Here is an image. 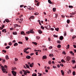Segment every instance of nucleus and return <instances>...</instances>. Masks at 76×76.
Returning a JSON list of instances; mask_svg holds the SVG:
<instances>
[{"instance_id": "338daca9", "label": "nucleus", "mask_w": 76, "mask_h": 76, "mask_svg": "<svg viewBox=\"0 0 76 76\" xmlns=\"http://www.w3.org/2000/svg\"><path fill=\"white\" fill-rule=\"evenodd\" d=\"M57 42L59 44H60V43L61 42H60V41H57Z\"/></svg>"}, {"instance_id": "7ed1b4c3", "label": "nucleus", "mask_w": 76, "mask_h": 76, "mask_svg": "<svg viewBox=\"0 0 76 76\" xmlns=\"http://www.w3.org/2000/svg\"><path fill=\"white\" fill-rule=\"evenodd\" d=\"M12 73L14 76H16V72L13 71H12Z\"/></svg>"}, {"instance_id": "f03ea898", "label": "nucleus", "mask_w": 76, "mask_h": 76, "mask_svg": "<svg viewBox=\"0 0 76 76\" xmlns=\"http://www.w3.org/2000/svg\"><path fill=\"white\" fill-rule=\"evenodd\" d=\"M26 34H29L30 33H31V34H34V31H33V30H31L26 32Z\"/></svg>"}, {"instance_id": "13d9d810", "label": "nucleus", "mask_w": 76, "mask_h": 76, "mask_svg": "<svg viewBox=\"0 0 76 76\" xmlns=\"http://www.w3.org/2000/svg\"><path fill=\"white\" fill-rule=\"evenodd\" d=\"M61 17L62 18H64V17H65V16L63 15H61Z\"/></svg>"}, {"instance_id": "e2e57ef3", "label": "nucleus", "mask_w": 76, "mask_h": 76, "mask_svg": "<svg viewBox=\"0 0 76 76\" xmlns=\"http://www.w3.org/2000/svg\"><path fill=\"white\" fill-rule=\"evenodd\" d=\"M2 60L3 61V62H4V63L5 62V59H2Z\"/></svg>"}, {"instance_id": "aec40b11", "label": "nucleus", "mask_w": 76, "mask_h": 76, "mask_svg": "<svg viewBox=\"0 0 76 76\" xmlns=\"http://www.w3.org/2000/svg\"><path fill=\"white\" fill-rule=\"evenodd\" d=\"M26 66L27 68H28V69H29V65H28L27 64H26Z\"/></svg>"}, {"instance_id": "20e7f679", "label": "nucleus", "mask_w": 76, "mask_h": 76, "mask_svg": "<svg viewBox=\"0 0 76 76\" xmlns=\"http://www.w3.org/2000/svg\"><path fill=\"white\" fill-rule=\"evenodd\" d=\"M66 58L68 61H70V57L68 56L66 57Z\"/></svg>"}, {"instance_id": "a211bd4d", "label": "nucleus", "mask_w": 76, "mask_h": 76, "mask_svg": "<svg viewBox=\"0 0 76 76\" xmlns=\"http://www.w3.org/2000/svg\"><path fill=\"white\" fill-rule=\"evenodd\" d=\"M12 34H13V35H17V32H13Z\"/></svg>"}, {"instance_id": "8fccbe9b", "label": "nucleus", "mask_w": 76, "mask_h": 76, "mask_svg": "<svg viewBox=\"0 0 76 76\" xmlns=\"http://www.w3.org/2000/svg\"><path fill=\"white\" fill-rule=\"evenodd\" d=\"M72 61L73 62V63H75L76 62V61L75 60H72Z\"/></svg>"}, {"instance_id": "a19ab883", "label": "nucleus", "mask_w": 76, "mask_h": 76, "mask_svg": "<svg viewBox=\"0 0 76 76\" xmlns=\"http://www.w3.org/2000/svg\"><path fill=\"white\" fill-rule=\"evenodd\" d=\"M26 72H27V73H30V72H29V71H28V70H26Z\"/></svg>"}, {"instance_id": "412c9836", "label": "nucleus", "mask_w": 76, "mask_h": 76, "mask_svg": "<svg viewBox=\"0 0 76 76\" xmlns=\"http://www.w3.org/2000/svg\"><path fill=\"white\" fill-rule=\"evenodd\" d=\"M5 58L6 59H7V60H8L9 58V56H8L7 55L6 56H5Z\"/></svg>"}, {"instance_id": "680f3d73", "label": "nucleus", "mask_w": 76, "mask_h": 76, "mask_svg": "<svg viewBox=\"0 0 76 76\" xmlns=\"http://www.w3.org/2000/svg\"><path fill=\"white\" fill-rule=\"evenodd\" d=\"M50 30H51V31H54V28H51L50 29Z\"/></svg>"}, {"instance_id": "e433bc0d", "label": "nucleus", "mask_w": 76, "mask_h": 76, "mask_svg": "<svg viewBox=\"0 0 76 76\" xmlns=\"http://www.w3.org/2000/svg\"><path fill=\"white\" fill-rule=\"evenodd\" d=\"M48 40L49 41H51V38H50V37H48Z\"/></svg>"}, {"instance_id": "9d476101", "label": "nucleus", "mask_w": 76, "mask_h": 76, "mask_svg": "<svg viewBox=\"0 0 76 76\" xmlns=\"http://www.w3.org/2000/svg\"><path fill=\"white\" fill-rule=\"evenodd\" d=\"M31 56H26V58H27L28 59H30L31 58Z\"/></svg>"}, {"instance_id": "dca6fc26", "label": "nucleus", "mask_w": 76, "mask_h": 76, "mask_svg": "<svg viewBox=\"0 0 76 76\" xmlns=\"http://www.w3.org/2000/svg\"><path fill=\"white\" fill-rule=\"evenodd\" d=\"M48 1L49 4H53V3L50 0H48Z\"/></svg>"}, {"instance_id": "c9c22d12", "label": "nucleus", "mask_w": 76, "mask_h": 76, "mask_svg": "<svg viewBox=\"0 0 76 76\" xmlns=\"http://www.w3.org/2000/svg\"><path fill=\"white\" fill-rule=\"evenodd\" d=\"M8 44L9 45H12V42H10Z\"/></svg>"}, {"instance_id": "4c0bfd02", "label": "nucleus", "mask_w": 76, "mask_h": 76, "mask_svg": "<svg viewBox=\"0 0 76 76\" xmlns=\"http://www.w3.org/2000/svg\"><path fill=\"white\" fill-rule=\"evenodd\" d=\"M27 50L26 49V48H25L24 49V53H25L26 51H27Z\"/></svg>"}, {"instance_id": "2f4dec72", "label": "nucleus", "mask_w": 76, "mask_h": 76, "mask_svg": "<svg viewBox=\"0 0 76 76\" xmlns=\"http://www.w3.org/2000/svg\"><path fill=\"white\" fill-rule=\"evenodd\" d=\"M64 36H66V32L64 31Z\"/></svg>"}, {"instance_id": "774afa93", "label": "nucleus", "mask_w": 76, "mask_h": 76, "mask_svg": "<svg viewBox=\"0 0 76 76\" xmlns=\"http://www.w3.org/2000/svg\"><path fill=\"white\" fill-rule=\"evenodd\" d=\"M74 48H76V46L75 45H73Z\"/></svg>"}, {"instance_id": "052dcab7", "label": "nucleus", "mask_w": 76, "mask_h": 76, "mask_svg": "<svg viewBox=\"0 0 76 76\" xmlns=\"http://www.w3.org/2000/svg\"><path fill=\"white\" fill-rule=\"evenodd\" d=\"M34 54V53H32L30 54V56H33Z\"/></svg>"}, {"instance_id": "1a4fd4ad", "label": "nucleus", "mask_w": 76, "mask_h": 76, "mask_svg": "<svg viewBox=\"0 0 76 76\" xmlns=\"http://www.w3.org/2000/svg\"><path fill=\"white\" fill-rule=\"evenodd\" d=\"M33 66H34V63H32V64H30L29 65V66L31 67H33Z\"/></svg>"}, {"instance_id": "423d86ee", "label": "nucleus", "mask_w": 76, "mask_h": 76, "mask_svg": "<svg viewBox=\"0 0 76 76\" xmlns=\"http://www.w3.org/2000/svg\"><path fill=\"white\" fill-rule=\"evenodd\" d=\"M23 72L24 75H27V72H26V71H25L24 70H23Z\"/></svg>"}, {"instance_id": "473e14b6", "label": "nucleus", "mask_w": 76, "mask_h": 76, "mask_svg": "<svg viewBox=\"0 0 76 76\" xmlns=\"http://www.w3.org/2000/svg\"><path fill=\"white\" fill-rule=\"evenodd\" d=\"M67 23H70V20H67Z\"/></svg>"}, {"instance_id": "f3484780", "label": "nucleus", "mask_w": 76, "mask_h": 76, "mask_svg": "<svg viewBox=\"0 0 76 76\" xmlns=\"http://www.w3.org/2000/svg\"><path fill=\"white\" fill-rule=\"evenodd\" d=\"M34 19V16H31V17L29 18V19Z\"/></svg>"}, {"instance_id": "c756f323", "label": "nucleus", "mask_w": 76, "mask_h": 76, "mask_svg": "<svg viewBox=\"0 0 76 76\" xmlns=\"http://www.w3.org/2000/svg\"><path fill=\"white\" fill-rule=\"evenodd\" d=\"M48 64H51V61H49L48 62Z\"/></svg>"}, {"instance_id": "cd10ccee", "label": "nucleus", "mask_w": 76, "mask_h": 76, "mask_svg": "<svg viewBox=\"0 0 76 76\" xmlns=\"http://www.w3.org/2000/svg\"><path fill=\"white\" fill-rule=\"evenodd\" d=\"M32 76H37V74L35 73H34L32 74Z\"/></svg>"}, {"instance_id": "b1692460", "label": "nucleus", "mask_w": 76, "mask_h": 76, "mask_svg": "<svg viewBox=\"0 0 76 76\" xmlns=\"http://www.w3.org/2000/svg\"><path fill=\"white\" fill-rule=\"evenodd\" d=\"M39 3H40V2H38V3L36 4V5L37 6H39Z\"/></svg>"}, {"instance_id": "a878e982", "label": "nucleus", "mask_w": 76, "mask_h": 76, "mask_svg": "<svg viewBox=\"0 0 76 76\" xmlns=\"http://www.w3.org/2000/svg\"><path fill=\"white\" fill-rule=\"evenodd\" d=\"M72 16H73V15H74L75 14V13L72 12V13H71L70 14Z\"/></svg>"}, {"instance_id": "5fc2aeb1", "label": "nucleus", "mask_w": 76, "mask_h": 76, "mask_svg": "<svg viewBox=\"0 0 76 76\" xmlns=\"http://www.w3.org/2000/svg\"><path fill=\"white\" fill-rule=\"evenodd\" d=\"M61 62H62V63H63L64 62V61L63 59H62L61 60Z\"/></svg>"}, {"instance_id": "79ce46f5", "label": "nucleus", "mask_w": 76, "mask_h": 76, "mask_svg": "<svg viewBox=\"0 0 76 76\" xmlns=\"http://www.w3.org/2000/svg\"><path fill=\"white\" fill-rule=\"evenodd\" d=\"M50 57H53V54H50L49 55Z\"/></svg>"}, {"instance_id": "a18cd8bd", "label": "nucleus", "mask_w": 76, "mask_h": 76, "mask_svg": "<svg viewBox=\"0 0 76 76\" xmlns=\"http://www.w3.org/2000/svg\"><path fill=\"white\" fill-rule=\"evenodd\" d=\"M57 16H58V14H55V18H57Z\"/></svg>"}, {"instance_id": "de8ad7c7", "label": "nucleus", "mask_w": 76, "mask_h": 76, "mask_svg": "<svg viewBox=\"0 0 76 76\" xmlns=\"http://www.w3.org/2000/svg\"><path fill=\"white\" fill-rule=\"evenodd\" d=\"M2 52H4V53H6V50H3L2 51Z\"/></svg>"}, {"instance_id": "5701e85b", "label": "nucleus", "mask_w": 76, "mask_h": 76, "mask_svg": "<svg viewBox=\"0 0 76 76\" xmlns=\"http://www.w3.org/2000/svg\"><path fill=\"white\" fill-rule=\"evenodd\" d=\"M32 44H34V45H37V42H32Z\"/></svg>"}, {"instance_id": "3c124183", "label": "nucleus", "mask_w": 76, "mask_h": 76, "mask_svg": "<svg viewBox=\"0 0 76 76\" xmlns=\"http://www.w3.org/2000/svg\"><path fill=\"white\" fill-rule=\"evenodd\" d=\"M25 38L26 41H28V39H29V38H28V37H25Z\"/></svg>"}, {"instance_id": "69168bd1", "label": "nucleus", "mask_w": 76, "mask_h": 76, "mask_svg": "<svg viewBox=\"0 0 76 76\" xmlns=\"http://www.w3.org/2000/svg\"><path fill=\"white\" fill-rule=\"evenodd\" d=\"M72 68H73V69H75V68H76V65L75 66V67H72Z\"/></svg>"}, {"instance_id": "c85d7f7f", "label": "nucleus", "mask_w": 76, "mask_h": 76, "mask_svg": "<svg viewBox=\"0 0 76 76\" xmlns=\"http://www.w3.org/2000/svg\"><path fill=\"white\" fill-rule=\"evenodd\" d=\"M53 37H54L57 38V37H58V36L56 35V34H54Z\"/></svg>"}, {"instance_id": "9b49d317", "label": "nucleus", "mask_w": 76, "mask_h": 76, "mask_svg": "<svg viewBox=\"0 0 76 76\" xmlns=\"http://www.w3.org/2000/svg\"><path fill=\"white\" fill-rule=\"evenodd\" d=\"M43 59H46L47 58V56H44L42 57Z\"/></svg>"}, {"instance_id": "6ab92c4d", "label": "nucleus", "mask_w": 76, "mask_h": 76, "mask_svg": "<svg viewBox=\"0 0 76 76\" xmlns=\"http://www.w3.org/2000/svg\"><path fill=\"white\" fill-rule=\"evenodd\" d=\"M61 72L62 74L63 75H64V72H63V70H61Z\"/></svg>"}, {"instance_id": "0eeeda50", "label": "nucleus", "mask_w": 76, "mask_h": 76, "mask_svg": "<svg viewBox=\"0 0 76 76\" xmlns=\"http://www.w3.org/2000/svg\"><path fill=\"white\" fill-rule=\"evenodd\" d=\"M2 32H5V33H6L7 32V31L6 29H3L2 30Z\"/></svg>"}, {"instance_id": "0e129e2a", "label": "nucleus", "mask_w": 76, "mask_h": 76, "mask_svg": "<svg viewBox=\"0 0 76 76\" xmlns=\"http://www.w3.org/2000/svg\"><path fill=\"white\" fill-rule=\"evenodd\" d=\"M49 28H48V29H50V28H51V26H50V25H48Z\"/></svg>"}, {"instance_id": "4468645a", "label": "nucleus", "mask_w": 76, "mask_h": 76, "mask_svg": "<svg viewBox=\"0 0 76 76\" xmlns=\"http://www.w3.org/2000/svg\"><path fill=\"white\" fill-rule=\"evenodd\" d=\"M59 39L60 40H63V36H61L59 37Z\"/></svg>"}, {"instance_id": "4d7b16f0", "label": "nucleus", "mask_w": 76, "mask_h": 76, "mask_svg": "<svg viewBox=\"0 0 76 76\" xmlns=\"http://www.w3.org/2000/svg\"><path fill=\"white\" fill-rule=\"evenodd\" d=\"M36 38L37 39H38L39 38V37L38 36H37L36 37Z\"/></svg>"}, {"instance_id": "37998d69", "label": "nucleus", "mask_w": 76, "mask_h": 76, "mask_svg": "<svg viewBox=\"0 0 76 76\" xmlns=\"http://www.w3.org/2000/svg\"><path fill=\"white\" fill-rule=\"evenodd\" d=\"M69 8H73V6L70 5H69Z\"/></svg>"}, {"instance_id": "09e8293b", "label": "nucleus", "mask_w": 76, "mask_h": 76, "mask_svg": "<svg viewBox=\"0 0 76 76\" xmlns=\"http://www.w3.org/2000/svg\"><path fill=\"white\" fill-rule=\"evenodd\" d=\"M19 22H20V23L22 22V19H20L19 20Z\"/></svg>"}, {"instance_id": "58836bf2", "label": "nucleus", "mask_w": 76, "mask_h": 76, "mask_svg": "<svg viewBox=\"0 0 76 76\" xmlns=\"http://www.w3.org/2000/svg\"><path fill=\"white\" fill-rule=\"evenodd\" d=\"M15 61H17L18 60V58H15Z\"/></svg>"}, {"instance_id": "7c9ffc66", "label": "nucleus", "mask_w": 76, "mask_h": 76, "mask_svg": "<svg viewBox=\"0 0 76 76\" xmlns=\"http://www.w3.org/2000/svg\"><path fill=\"white\" fill-rule=\"evenodd\" d=\"M10 48V46H8L5 48L6 49H9Z\"/></svg>"}, {"instance_id": "bb28decb", "label": "nucleus", "mask_w": 76, "mask_h": 76, "mask_svg": "<svg viewBox=\"0 0 76 76\" xmlns=\"http://www.w3.org/2000/svg\"><path fill=\"white\" fill-rule=\"evenodd\" d=\"M53 12H56V9L55 8H53Z\"/></svg>"}, {"instance_id": "2eb2a0df", "label": "nucleus", "mask_w": 76, "mask_h": 76, "mask_svg": "<svg viewBox=\"0 0 76 76\" xmlns=\"http://www.w3.org/2000/svg\"><path fill=\"white\" fill-rule=\"evenodd\" d=\"M14 47H16V46L18 45V44L17 43H14Z\"/></svg>"}, {"instance_id": "4be33fe9", "label": "nucleus", "mask_w": 76, "mask_h": 76, "mask_svg": "<svg viewBox=\"0 0 76 76\" xmlns=\"http://www.w3.org/2000/svg\"><path fill=\"white\" fill-rule=\"evenodd\" d=\"M39 33V34H42V32L40 30H39L38 31Z\"/></svg>"}, {"instance_id": "ea45409f", "label": "nucleus", "mask_w": 76, "mask_h": 76, "mask_svg": "<svg viewBox=\"0 0 76 76\" xmlns=\"http://www.w3.org/2000/svg\"><path fill=\"white\" fill-rule=\"evenodd\" d=\"M38 75H38V76H41V75H42L41 73H39V72H38Z\"/></svg>"}, {"instance_id": "ddd939ff", "label": "nucleus", "mask_w": 76, "mask_h": 76, "mask_svg": "<svg viewBox=\"0 0 76 76\" xmlns=\"http://www.w3.org/2000/svg\"><path fill=\"white\" fill-rule=\"evenodd\" d=\"M5 22H10L9 20V19H5Z\"/></svg>"}, {"instance_id": "6e6552de", "label": "nucleus", "mask_w": 76, "mask_h": 76, "mask_svg": "<svg viewBox=\"0 0 76 76\" xmlns=\"http://www.w3.org/2000/svg\"><path fill=\"white\" fill-rule=\"evenodd\" d=\"M4 26V25H2L1 26V27H0V29H1V30H2V29H3V28H4V26Z\"/></svg>"}, {"instance_id": "bf43d9fd", "label": "nucleus", "mask_w": 76, "mask_h": 76, "mask_svg": "<svg viewBox=\"0 0 76 76\" xmlns=\"http://www.w3.org/2000/svg\"><path fill=\"white\" fill-rule=\"evenodd\" d=\"M45 71L47 73H48V70H47V69H45Z\"/></svg>"}, {"instance_id": "6e6d98bb", "label": "nucleus", "mask_w": 76, "mask_h": 76, "mask_svg": "<svg viewBox=\"0 0 76 76\" xmlns=\"http://www.w3.org/2000/svg\"><path fill=\"white\" fill-rule=\"evenodd\" d=\"M67 47L68 48H69V47H70V45H68L67 46Z\"/></svg>"}, {"instance_id": "864d4df0", "label": "nucleus", "mask_w": 76, "mask_h": 76, "mask_svg": "<svg viewBox=\"0 0 76 76\" xmlns=\"http://www.w3.org/2000/svg\"><path fill=\"white\" fill-rule=\"evenodd\" d=\"M60 65L61 66H62V67H63L64 66L63 64H60Z\"/></svg>"}, {"instance_id": "393cba45", "label": "nucleus", "mask_w": 76, "mask_h": 76, "mask_svg": "<svg viewBox=\"0 0 76 76\" xmlns=\"http://www.w3.org/2000/svg\"><path fill=\"white\" fill-rule=\"evenodd\" d=\"M59 29V28H55V30L56 31H58V30Z\"/></svg>"}, {"instance_id": "49530a36", "label": "nucleus", "mask_w": 76, "mask_h": 76, "mask_svg": "<svg viewBox=\"0 0 76 76\" xmlns=\"http://www.w3.org/2000/svg\"><path fill=\"white\" fill-rule=\"evenodd\" d=\"M72 73L74 76H75V71L73 72H72Z\"/></svg>"}, {"instance_id": "c03bdc74", "label": "nucleus", "mask_w": 76, "mask_h": 76, "mask_svg": "<svg viewBox=\"0 0 76 76\" xmlns=\"http://www.w3.org/2000/svg\"><path fill=\"white\" fill-rule=\"evenodd\" d=\"M52 48H53V47L52 46H50L49 48V50H51V49H52Z\"/></svg>"}, {"instance_id": "603ef678", "label": "nucleus", "mask_w": 76, "mask_h": 76, "mask_svg": "<svg viewBox=\"0 0 76 76\" xmlns=\"http://www.w3.org/2000/svg\"><path fill=\"white\" fill-rule=\"evenodd\" d=\"M19 44H22L23 43L21 42H18Z\"/></svg>"}, {"instance_id": "f704fd0d", "label": "nucleus", "mask_w": 76, "mask_h": 76, "mask_svg": "<svg viewBox=\"0 0 76 76\" xmlns=\"http://www.w3.org/2000/svg\"><path fill=\"white\" fill-rule=\"evenodd\" d=\"M41 28L42 29H44V27H43L42 26H41Z\"/></svg>"}, {"instance_id": "39448f33", "label": "nucleus", "mask_w": 76, "mask_h": 76, "mask_svg": "<svg viewBox=\"0 0 76 76\" xmlns=\"http://www.w3.org/2000/svg\"><path fill=\"white\" fill-rule=\"evenodd\" d=\"M20 34L21 35H26V34H25L23 31H21Z\"/></svg>"}, {"instance_id": "f257e3e1", "label": "nucleus", "mask_w": 76, "mask_h": 76, "mask_svg": "<svg viewBox=\"0 0 76 76\" xmlns=\"http://www.w3.org/2000/svg\"><path fill=\"white\" fill-rule=\"evenodd\" d=\"M0 66H1V67L2 68V70L3 72H5L6 70V69H4V67L3 66H1V64H0Z\"/></svg>"}, {"instance_id": "72a5a7b5", "label": "nucleus", "mask_w": 76, "mask_h": 76, "mask_svg": "<svg viewBox=\"0 0 76 76\" xmlns=\"http://www.w3.org/2000/svg\"><path fill=\"white\" fill-rule=\"evenodd\" d=\"M58 48H60L61 47V45H58L57 46Z\"/></svg>"}, {"instance_id": "f8f14e48", "label": "nucleus", "mask_w": 76, "mask_h": 76, "mask_svg": "<svg viewBox=\"0 0 76 76\" xmlns=\"http://www.w3.org/2000/svg\"><path fill=\"white\" fill-rule=\"evenodd\" d=\"M27 8H28L29 10H33V8H32L30 6H28V7H27Z\"/></svg>"}]
</instances>
